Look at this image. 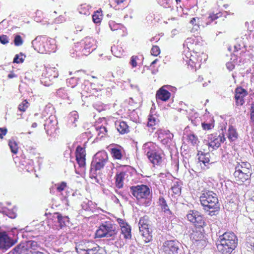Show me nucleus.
<instances>
[{
    "instance_id": "nucleus-1",
    "label": "nucleus",
    "mask_w": 254,
    "mask_h": 254,
    "mask_svg": "<svg viewBox=\"0 0 254 254\" xmlns=\"http://www.w3.org/2000/svg\"><path fill=\"white\" fill-rule=\"evenodd\" d=\"M183 46L190 51H192L193 55L191 56L189 60H187V63L191 68L193 67H196L198 65L199 67V63L202 62V56L205 57V55L203 52L201 53L202 48V43L198 41L196 37L187 38L183 44Z\"/></svg>"
},
{
    "instance_id": "nucleus-2",
    "label": "nucleus",
    "mask_w": 254,
    "mask_h": 254,
    "mask_svg": "<svg viewBox=\"0 0 254 254\" xmlns=\"http://www.w3.org/2000/svg\"><path fill=\"white\" fill-rule=\"evenodd\" d=\"M200 201L203 209L211 216L218 213L220 208L217 194L211 191H204L200 197Z\"/></svg>"
},
{
    "instance_id": "nucleus-3",
    "label": "nucleus",
    "mask_w": 254,
    "mask_h": 254,
    "mask_svg": "<svg viewBox=\"0 0 254 254\" xmlns=\"http://www.w3.org/2000/svg\"><path fill=\"white\" fill-rule=\"evenodd\" d=\"M217 249L222 254H231L238 245V239L233 232H225L219 237Z\"/></svg>"
},
{
    "instance_id": "nucleus-4",
    "label": "nucleus",
    "mask_w": 254,
    "mask_h": 254,
    "mask_svg": "<svg viewBox=\"0 0 254 254\" xmlns=\"http://www.w3.org/2000/svg\"><path fill=\"white\" fill-rule=\"evenodd\" d=\"M130 193L136 198L140 205L148 207L152 203V193L149 188L145 185L130 187Z\"/></svg>"
},
{
    "instance_id": "nucleus-5",
    "label": "nucleus",
    "mask_w": 254,
    "mask_h": 254,
    "mask_svg": "<svg viewBox=\"0 0 254 254\" xmlns=\"http://www.w3.org/2000/svg\"><path fill=\"white\" fill-rule=\"evenodd\" d=\"M31 44L35 50L42 54L54 53L57 48L55 39L43 36L37 37Z\"/></svg>"
},
{
    "instance_id": "nucleus-6",
    "label": "nucleus",
    "mask_w": 254,
    "mask_h": 254,
    "mask_svg": "<svg viewBox=\"0 0 254 254\" xmlns=\"http://www.w3.org/2000/svg\"><path fill=\"white\" fill-rule=\"evenodd\" d=\"M143 149L149 161L153 167L160 166L163 161V154L152 142L144 144Z\"/></svg>"
},
{
    "instance_id": "nucleus-7",
    "label": "nucleus",
    "mask_w": 254,
    "mask_h": 254,
    "mask_svg": "<svg viewBox=\"0 0 254 254\" xmlns=\"http://www.w3.org/2000/svg\"><path fill=\"white\" fill-rule=\"evenodd\" d=\"M35 121L40 123H44V129L48 135L52 136L55 132L58 121L54 115L48 116L36 113L34 114Z\"/></svg>"
},
{
    "instance_id": "nucleus-8",
    "label": "nucleus",
    "mask_w": 254,
    "mask_h": 254,
    "mask_svg": "<svg viewBox=\"0 0 254 254\" xmlns=\"http://www.w3.org/2000/svg\"><path fill=\"white\" fill-rule=\"evenodd\" d=\"M117 226L109 221L102 223L96 232L97 238L112 237H115L118 232Z\"/></svg>"
},
{
    "instance_id": "nucleus-9",
    "label": "nucleus",
    "mask_w": 254,
    "mask_h": 254,
    "mask_svg": "<svg viewBox=\"0 0 254 254\" xmlns=\"http://www.w3.org/2000/svg\"><path fill=\"white\" fill-rule=\"evenodd\" d=\"M131 169V167L128 165L120 166L119 167L115 177V184L116 188L119 189L123 188L124 182L128 180L127 178Z\"/></svg>"
},
{
    "instance_id": "nucleus-10",
    "label": "nucleus",
    "mask_w": 254,
    "mask_h": 254,
    "mask_svg": "<svg viewBox=\"0 0 254 254\" xmlns=\"http://www.w3.org/2000/svg\"><path fill=\"white\" fill-rule=\"evenodd\" d=\"M109 163L107 153L105 151H99L94 155L90 169L100 171Z\"/></svg>"
},
{
    "instance_id": "nucleus-11",
    "label": "nucleus",
    "mask_w": 254,
    "mask_h": 254,
    "mask_svg": "<svg viewBox=\"0 0 254 254\" xmlns=\"http://www.w3.org/2000/svg\"><path fill=\"white\" fill-rule=\"evenodd\" d=\"M82 54L88 55L96 48V41L92 37H86L79 43Z\"/></svg>"
},
{
    "instance_id": "nucleus-12",
    "label": "nucleus",
    "mask_w": 254,
    "mask_h": 254,
    "mask_svg": "<svg viewBox=\"0 0 254 254\" xmlns=\"http://www.w3.org/2000/svg\"><path fill=\"white\" fill-rule=\"evenodd\" d=\"M41 82L44 85L49 86L52 84V80L58 76V71L55 67H47L43 71Z\"/></svg>"
},
{
    "instance_id": "nucleus-13",
    "label": "nucleus",
    "mask_w": 254,
    "mask_h": 254,
    "mask_svg": "<svg viewBox=\"0 0 254 254\" xmlns=\"http://www.w3.org/2000/svg\"><path fill=\"white\" fill-rule=\"evenodd\" d=\"M147 222V219L143 217L140 219L138 223L139 233L144 238V241L146 243L149 242L152 240L151 231L148 228Z\"/></svg>"
},
{
    "instance_id": "nucleus-14",
    "label": "nucleus",
    "mask_w": 254,
    "mask_h": 254,
    "mask_svg": "<svg viewBox=\"0 0 254 254\" xmlns=\"http://www.w3.org/2000/svg\"><path fill=\"white\" fill-rule=\"evenodd\" d=\"M187 217L189 221L196 227H202L205 225L203 216L197 210H189L187 215Z\"/></svg>"
},
{
    "instance_id": "nucleus-15",
    "label": "nucleus",
    "mask_w": 254,
    "mask_h": 254,
    "mask_svg": "<svg viewBox=\"0 0 254 254\" xmlns=\"http://www.w3.org/2000/svg\"><path fill=\"white\" fill-rule=\"evenodd\" d=\"M180 246V243L177 241H166L163 244L162 250L164 254H178Z\"/></svg>"
},
{
    "instance_id": "nucleus-16",
    "label": "nucleus",
    "mask_w": 254,
    "mask_h": 254,
    "mask_svg": "<svg viewBox=\"0 0 254 254\" xmlns=\"http://www.w3.org/2000/svg\"><path fill=\"white\" fill-rule=\"evenodd\" d=\"M208 139L209 148H211L212 150L217 149L220 146L221 143L225 140L223 134L222 135H218L216 133L211 134L208 135Z\"/></svg>"
},
{
    "instance_id": "nucleus-17",
    "label": "nucleus",
    "mask_w": 254,
    "mask_h": 254,
    "mask_svg": "<svg viewBox=\"0 0 254 254\" xmlns=\"http://www.w3.org/2000/svg\"><path fill=\"white\" fill-rule=\"evenodd\" d=\"M79 92H75L73 89L66 90L64 88H61L57 91L58 97L64 100H67V103L70 104L76 95H79Z\"/></svg>"
},
{
    "instance_id": "nucleus-18",
    "label": "nucleus",
    "mask_w": 254,
    "mask_h": 254,
    "mask_svg": "<svg viewBox=\"0 0 254 254\" xmlns=\"http://www.w3.org/2000/svg\"><path fill=\"white\" fill-rule=\"evenodd\" d=\"M17 242L16 240L10 238L4 232H0V249L7 250Z\"/></svg>"
},
{
    "instance_id": "nucleus-19",
    "label": "nucleus",
    "mask_w": 254,
    "mask_h": 254,
    "mask_svg": "<svg viewBox=\"0 0 254 254\" xmlns=\"http://www.w3.org/2000/svg\"><path fill=\"white\" fill-rule=\"evenodd\" d=\"M53 218L57 220L58 226L61 229L65 226H68L70 224L69 218L67 216L63 215L60 213H55L53 215Z\"/></svg>"
},
{
    "instance_id": "nucleus-20",
    "label": "nucleus",
    "mask_w": 254,
    "mask_h": 254,
    "mask_svg": "<svg viewBox=\"0 0 254 254\" xmlns=\"http://www.w3.org/2000/svg\"><path fill=\"white\" fill-rule=\"evenodd\" d=\"M167 86V85L163 86L157 91L156 98L157 102H158L159 100L166 101L170 98L171 93L165 89V88Z\"/></svg>"
},
{
    "instance_id": "nucleus-21",
    "label": "nucleus",
    "mask_w": 254,
    "mask_h": 254,
    "mask_svg": "<svg viewBox=\"0 0 254 254\" xmlns=\"http://www.w3.org/2000/svg\"><path fill=\"white\" fill-rule=\"evenodd\" d=\"M247 95V91L243 88H237L235 91V100L237 106H242L245 101L243 98Z\"/></svg>"
},
{
    "instance_id": "nucleus-22",
    "label": "nucleus",
    "mask_w": 254,
    "mask_h": 254,
    "mask_svg": "<svg viewBox=\"0 0 254 254\" xmlns=\"http://www.w3.org/2000/svg\"><path fill=\"white\" fill-rule=\"evenodd\" d=\"M27 253L31 254L34 251H39L38 249L40 248V244L34 240H29L24 242Z\"/></svg>"
},
{
    "instance_id": "nucleus-23",
    "label": "nucleus",
    "mask_w": 254,
    "mask_h": 254,
    "mask_svg": "<svg viewBox=\"0 0 254 254\" xmlns=\"http://www.w3.org/2000/svg\"><path fill=\"white\" fill-rule=\"evenodd\" d=\"M86 254H96L100 247L93 241H87Z\"/></svg>"
},
{
    "instance_id": "nucleus-24",
    "label": "nucleus",
    "mask_w": 254,
    "mask_h": 254,
    "mask_svg": "<svg viewBox=\"0 0 254 254\" xmlns=\"http://www.w3.org/2000/svg\"><path fill=\"white\" fill-rule=\"evenodd\" d=\"M8 254H29L27 253L24 242H22L14 248Z\"/></svg>"
},
{
    "instance_id": "nucleus-25",
    "label": "nucleus",
    "mask_w": 254,
    "mask_h": 254,
    "mask_svg": "<svg viewBox=\"0 0 254 254\" xmlns=\"http://www.w3.org/2000/svg\"><path fill=\"white\" fill-rule=\"evenodd\" d=\"M115 127L121 134L127 133L129 132V127L124 121H117L115 122Z\"/></svg>"
},
{
    "instance_id": "nucleus-26",
    "label": "nucleus",
    "mask_w": 254,
    "mask_h": 254,
    "mask_svg": "<svg viewBox=\"0 0 254 254\" xmlns=\"http://www.w3.org/2000/svg\"><path fill=\"white\" fill-rule=\"evenodd\" d=\"M157 203L166 215L168 216L172 214V212L170 210L166 200L163 196H159Z\"/></svg>"
},
{
    "instance_id": "nucleus-27",
    "label": "nucleus",
    "mask_w": 254,
    "mask_h": 254,
    "mask_svg": "<svg viewBox=\"0 0 254 254\" xmlns=\"http://www.w3.org/2000/svg\"><path fill=\"white\" fill-rule=\"evenodd\" d=\"M234 176L237 181L243 183L249 180L251 176L242 173V171L235 170V171L234 173Z\"/></svg>"
},
{
    "instance_id": "nucleus-28",
    "label": "nucleus",
    "mask_w": 254,
    "mask_h": 254,
    "mask_svg": "<svg viewBox=\"0 0 254 254\" xmlns=\"http://www.w3.org/2000/svg\"><path fill=\"white\" fill-rule=\"evenodd\" d=\"M87 241L83 240L76 243L75 250L78 254H86Z\"/></svg>"
},
{
    "instance_id": "nucleus-29",
    "label": "nucleus",
    "mask_w": 254,
    "mask_h": 254,
    "mask_svg": "<svg viewBox=\"0 0 254 254\" xmlns=\"http://www.w3.org/2000/svg\"><path fill=\"white\" fill-rule=\"evenodd\" d=\"M81 206L82 209L86 211L94 212L96 209V204L92 201L86 200L83 202Z\"/></svg>"
},
{
    "instance_id": "nucleus-30",
    "label": "nucleus",
    "mask_w": 254,
    "mask_h": 254,
    "mask_svg": "<svg viewBox=\"0 0 254 254\" xmlns=\"http://www.w3.org/2000/svg\"><path fill=\"white\" fill-rule=\"evenodd\" d=\"M192 239L196 242L200 243L202 245L204 246L206 245L205 238L203 234L200 231L193 232L191 234Z\"/></svg>"
},
{
    "instance_id": "nucleus-31",
    "label": "nucleus",
    "mask_w": 254,
    "mask_h": 254,
    "mask_svg": "<svg viewBox=\"0 0 254 254\" xmlns=\"http://www.w3.org/2000/svg\"><path fill=\"white\" fill-rule=\"evenodd\" d=\"M128 0H114L110 3L111 7H114L116 10L123 9L127 5Z\"/></svg>"
},
{
    "instance_id": "nucleus-32",
    "label": "nucleus",
    "mask_w": 254,
    "mask_h": 254,
    "mask_svg": "<svg viewBox=\"0 0 254 254\" xmlns=\"http://www.w3.org/2000/svg\"><path fill=\"white\" fill-rule=\"evenodd\" d=\"M210 155L208 153H203L201 152L200 155L198 157L199 162H202L206 168H209L208 165L213 163V162H210L209 159Z\"/></svg>"
},
{
    "instance_id": "nucleus-33",
    "label": "nucleus",
    "mask_w": 254,
    "mask_h": 254,
    "mask_svg": "<svg viewBox=\"0 0 254 254\" xmlns=\"http://www.w3.org/2000/svg\"><path fill=\"white\" fill-rule=\"evenodd\" d=\"M227 136L230 141H234L238 138V134L236 129L232 126H229Z\"/></svg>"
},
{
    "instance_id": "nucleus-34",
    "label": "nucleus",
    "mask_w": 254,
    "mask_h": 254,
    "mask_svg": "<svg viewBox=\"0 0 254 254\" xmlns=\"http://www.w3.org/2000/svg\"><path fill=\"white\" fill-rule=\"evenodd\" d=\"M122 233L126 239H130L131 237V228L129 225L126 223L125 225L121 226Z\"/></svg>"
},
{
    "instance_id": "nucleus-35",
    "label": "nucleus",
    "mask_w": 254,
    "mask_h": 254,
    "mask_svg": "<svg viewBox=\"0 0 254 254\" xmlns=\"http://www.w3.org/2000/svg\"><path fill=\"white\" fill-rule=\"evenodd\" d=\"M111 153L114 159L121 160L123 157L122 150L119 147H114L112 148Z\"/></svg>"
},
{
    "instance_id": "nucleus-36",
    "label": "nucleus",
    "mask_w": 254,
    "mask_h": 254,
    "mask_svg": "<svg viewBox=\"0 0 254 254\" xmlns=\"http://www.w3.org/2000/svg\"><path fill=\"white\" fill-rule=\"evenodd\" d=\"M91 7L86 3L81 4L78 8L79 12L80 14L89 15L90 14V9Z\"/></svg>"
},
{
    "instance_id": "nucleus-37",
    "label": "nucleus",
    "mask_w": 254,
    "mask_h": 254,
    "mask_svg": "<svg viewBox=\"0 0 254 254\" xmlns=\"http://www.w3.org/2000/svg\"><path fill=\"white\" fill-rule=\"evenodd\" d=\"M220 15L221 14L219 13H217L216 14L213 13H210L206 20V26L210 24L212 22L217 19L219 16H220Z\"/></svg>"
},
{
    "instance_id": "nucleus-38",
    "label": "nucleus",
    "mask_w": 254,
    "mask_h": 254,
    "mask_svg": "<svg viewBox=\"0 0 254 254\" xmlns=\"http://www.w3.org/2000/svg\"><path fill=\"white\" fill-rule=\"evenodd\" d=\"M97 171L90 169L89 174L90 178L93 180L94 183L100 184L101 178L98 176Z\"/></svg>"
},
{
    "instance_id": "nucleus-39",
    "label": "nucleus",
    "mask_w": 254,
    "mask_h": 254,
    "mask_svg": "<svg viewBox=\"0 0 254 254\" xmlns=\"http://www.w3.org/2000/svg\"><path fill=\"white\" fill-rule=\"evenodd\" d=\"M102 19V15L101 11L97 10L94 12V14L92 15V19L94 23L97 24L100 23Z\"/></svg>"
},
{
    "instance_id": "nucleus-40",
    "label": "nucleus",
    "mask_w": 254,
    "mask_h": 254,
    "mask_svg": "<svg viewBox=\"0 0 254 254\" xmlns=\"http://www.w3.org/2000/svg\"><path fill=\"white\" fill-rule=\"evenodd\" d=\"M8 146L11 151L13 154H16L18 151L17 144L14 140H9L8 141Z\"/></svg>"
},
{
    "instance_id": "nucleus-41",
    "label": "nucleus",
    "mask_w": 254,
    "mask_h": 254,
    "mask_svg": "<svg viewBox=\"0 0 254 254\" xmlns=\"http://www.w3.org/2000/svg\"><path fill=\"white\" fill-rule=\"evenodd\" d=\"M25 166L24 169L26 170V171L28 172H32L34 170V162L32 160L28 159L26 161H25V164H23Z\"/></svg>"
},
{
    "instance_id": "nucleus-42",
    "label": "nucleus",
    "mask_w": 254,
    "mask_h": 254,
    "mask_svg": "<svg viewBox=\"0 0 254 254\" xmlns=\"http://www.w3.org/2000/svg\"><path fill=\"white\" fill-rule=\"evenodd\" d=\"M184 54L183 55V59L184 61L187 63V60H189L190 58H191V56L193 55L192 54L191 52L192 51H190V50H189L187 48V46H185V47L184 46Z\"/></svg>"
},
{
    "instance_id": "nucleus-43",
    "label": "nucleus",
    "mask_w": 254,
    "mask_h": 254,
    "mask_svg": "<svg viewBox=\"0 0 254 254\" xmlns=\"http://www.w3.org/2000/svg\"><path fill=\"white\" fill-rule=\"evenodd\" d=\"M188 141L192 145H195L199 142L197 137L193 133H190L187 135Z\"/></svg>"
},
{
    "instance_id": "nucleus-44",
    "label": "nucleus",
    "mask_w": 254,
    "mask_h": 254,
    "mask_svg": "<svg viewBox=\"0 0 254 254\" xmlns=\"http://www.w3.org/2000/svg\"><path fill=\"white\" fill-rule=\"evenodd\" d=\"M246 246L249 251H254V238L249 237L247 238Z\"/></svg>"
},
{
    "instance_id": "nucleus-45",
    "label": "nucleus",
    "mask_w": 254,
    "mask_h": 254,
    "mask_svg": "<svg viewBox=\"0 0 254 254\" xmlns=\"http://www.w3.org/2000/svg\"><path fill=\"white\" fill-rule=\"evenodd\" d=\"M25 57L26 56L22 53L17 54L15 56L13 62L16 64L22 63L24 62Z\"/></svg>"
},
{
    "instance_id": "nucleus-46",
    "label": "nucleus",
    "mask_w": 254,
    "mask_h": 254,
    "mask_svg": "<svg viewBox=\"0 0 254 254\" xmlns=\"http://www.w3.org/2000/svg\"><path fill=\"white\" fill-rule=\"evenodd\" d=\"M96 131L98 132V135L101 137H103L107 132V128L104 126H98L96 127Z\"/></svg>"
},
{
    "instance_id": "nucleus-47",
    "label": "nucleus",
    "mask_w": 254,
    "mask_h": 254,
    "mask_svg": "<svg viewBox=\"0 0 254 254\" xmlns=\"http://www.w3.org/2000/svg\"><path fill=\"white\" fill-rule=\"evenodd\" d=\"M171 189L173 193L175 194L179 195L181 193V187L179 182H176L174 183V185L172 186Z\"/></svg>"
},
{
    "instance_id": "nucleus-48",
    "label": "nucleus",
    "mask_w": 254,
    "mask_h": 254,
    "mask_svg": "<svg viewBox=\"0 0 254 254\" xmlns=\"http://www.w3.org/2000/svg\"><path fill=\"white\" fill-rule=\"evenodd\" d=\"M78 81V78L71 77L68 79H67L66 82L68 86H71V89H73V87L77 84Z\"/></svg>"
},
{
    "instance_id": "nucleus-49",
    "label": "nucleus",
    "mask_w": 254,
    "mask_h": 254,
    "mask_svg": "<svg viewBox=\"0 0 254 254\" xmlns=\"http://www.w3.org/2000/svg\"><path fill=\"white\" fill-rule=\"evenodd\" d=\"M14 44L16 46H20L23 43V40L19 35H15L13 40Z\"/></svg>"
},
{
    "instance_id": "nucleus-50",
    "label": "nucleus",
    "mask_w": 254,
    "mask_h": 254,
    "mask_svg": "<svg viewBox=\"0 0 254 254\" xmlns=\"http://www.w3.org/2000/svg\"><path fill=\"white\" fill-rule=\"evenodd\" d=\"M58 191L62 192L67 187L66 183L65 182H62L55 185Z\"/></svg>"
},
{
    "instance_id": "nucleus-51",
    "label": "nucleus",
    "mask_w": 254,
    "mask_h": 254,
    "mask_svg": "<svg viewBox=\"0 0 254 254\" xmlns=\"http://www.w3.org/2000/svg\"><path fill=\"white\" fill-rule=\"evenodd\" d=\"M235 170L238 171H242V173L246 174L247 175H249L250 176H251L252 175L251 168L244 167V168H242V167H240L239 166H236Z\"/></svg>"
},
{
    "instance_id": "nucleus-52",
    "label": "nucleus",
    "mask_w": 254,
    "mask_h": 254,
    "mask_svg": "<svg viewBox=\"0 0 254 254\" xmlns=\"http://www.w3.org/2000/svg\"><path fill=\"white\" fill-rule=\"evenodd\" d=\"M130 119L134 122H137L139 119V117L136 111L134 110L132 111L129 115Z\"/></svg>"
},
{
    "instance_id": "nucleus-53",
    "label": "nucleus",
    "mask_w": 254,
    "mask_h": 254,
    "mask_svg": "<svg viewBox=\"0 0 254 254\" xmlns=\"http://www.w3.org/2000/svg\"><path fill=\"white\" fill-rule=\"evenodd\" d=\"M29 103L26 100H24L21 103L18 105V110L22 112L26 111V109L29 106Z\"/></svg>"
},
{
    "instance_id": "nucleus-54",
    "label": "nucleus",
    "mask_w": 254,
    "mask_h": 254,
    "mask_svg": "<svg viewBox=\"0 0 254 254\" xmlns=\"http://www.w3.org/2000/svg\"><path fill=\"white\" fill-rule=\"evenodd\" d=\"M86 85H82V89L84 90L85 91L87 92V93H89L91 94V95H94L95 96H99V94H97V95L95 94V92H98V90H97L96 89L92 88L91 89H89L88 88L86 89Z\"/></svg>"
},
{
    "instance_id": "nucleus-55",
    "label": "nucleus",
    "mask_w": 254,
    "mask_h": 254,
    "mask_svg": "<svg viewBox=\"0 0 254 254\" xmlns=\"http://www.w3.org/2000/svg\"><path fill=\"white\" fill-rule=\"evenodd\" d=\"M151 55L154 56H157L160 53V50L158 46H153L151 50Z\"/></svg>"
},
{
    "instance_id": "nucleus-56",
    "label": "nucleus",
    "mask_w": 254,
    "mask_h": 254,
    "mask_svg": "<svg viewBox=\"0 0 254 254\" xmlns=\"http://www.w3.org/2000/svg\"><path fill=\"white\" fill-rule=\"evenodd\" d=\"M148 123H147V126L148 127H151L155 126L156 124L157 121L156 120V118L152 116H150L148 118Z\"/></svg>"
},
{
    "instance_id": "nucleus-57",
    "label": "nucleus",
    "mask_w": 254,
    "mask_h": 254,
    "mask_svg": "<svg viewBox=\"0 0 254 254\" xmlns=\"http://www.w3.org/2000/svg\"><path fill=\"white\" fill-rule=\"evenodd\" d=\"M157 1L160 5L164 7L170 6V0H157Z\"/></svg>"
},
{
    "instance_id": "nucleus-58",
    "label": "nucleus",
    "mask_w": 254,
    "mask_h": 254,
    "mask_svg": "<svg viewBox=\"0 0 254 254\" xmlns=\"http://www.w3.org/2000/svg\"><path fill=\"white\" fill-rule=\"evenodd\" d=\"M202 127L204 130H209L214 127V124L213 123H210L204 122L202 123Z\"/></svg>"
},
{
    "instance_id": "nucleus-59",
    "label": "nucleus",
    "mask_w": 254,
    "mask_h": 254,
    "mask_svg": "<svg viewBox=\"0 0 254 254\" xmlns=\"http://www.w3.org/2000/svg\"><path fill=\"white\" fill-rule=\"evenodd\" d=\"M16 209L15 207H14L12 209H10L9 211L7 216L9 217L10 218L14 219L16 217Z\"/></svg>"
},
{
    "instance_id": "nucleus-60",
    "label": "nucleus",
    "mask_w": 254,
    "mask_h": 254,
    "mask_svg": "<svg viewBox=\"0 0 254 254\" xmlns=\"http://www.w3.org/2000/svg\"><path fill=\"white\" fill-rule=\"evenodd\" d=\"M0 42L3 45L7 44L9 42L8 37L5 35L0 36Z\"/></svg>"
},
{
    "instance_id": "nucleus-61",
    "label": "nucleus",
    "mask_w": 254,
    "mask_h": 254,
    "mask_svg": "<svg viewBox=\"0 0 254 254\" xmlns=\"http://www.w3.org/2000/svg\"><path fill=\"white\" fill-rule=\"evenodd\" d=\"M76 155H86L84 148L80 146H78L76 149Z\"/></svg>"
},
{
    "instance_id": "nucleus-62",
    "label": "nucleus",
    "mask_w": 254,
    "mask_h": 254,
    "mask_svg": "<svg viewBox=\"0 0 254 254\" xmlns=\"http://www.w3.org/2000/svg\"><path fill=\"white\" fill-rule=\"evenodd\" d=\"M10 209L7 208L6 207L3 206L1 203H0V212L5 215H7L9 211H10Z\"/></svg>"
},
{
    "instance_id": "nucleus-63",
    "label": "nucleus",
    "mask_w": 254,
    "mask_h": 254,
    "mask_svg": "<svg viewBox=\"0 0 254 254\" xmlns=\"http://www.w3.org/2000/svg\"><path fill=\"white\" fill-rule=\"evenodd\" d=\"M251 121L254 126V102L251 104Z\"/></svg>"
},
{
    "instance_id": "nucleus-64",
    "label": "nucleus",
    "mask_w": 254,
    "mask_h": 254,
    "mask_svg": "<svg viewBox=\"0 0 254 254\" xmlns=\"http://www.w3.org/2000/svg\"><path fill=\"white\" fill-rule=\"evenodd\" d=\"M109 26L112 31L117 30L119 25L118 24L115 23L114 21H110L109 23Z\"/></svg>"
}]
</instances>
